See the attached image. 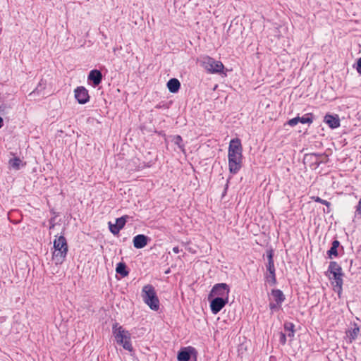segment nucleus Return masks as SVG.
Segmentation results:
<instances>
[{"instance_id":"1","label":"nucleus","mask_w":361,"mask_h":361,"mask_svg":"<svg viewBox=\"0 0 361 361\" xmlns=\"http://www.w3.org/2000/svg\"><path fill=\"white\" fill-rule=\"evenodd\" d=\"M228 159L230 173L232 174L238 173L242 167L243 161V147L239 138H234L230 141Z\"/></svg>"},{"instance_id":"22","label":"nucleus","mask_w":361,"mask_h":361,"mask_svg":"<svg viewBox=\"0 0 361 361\" xmlns=\"http://www.w3.org/2000/svg\"><path fill=\"white\" fill-rule=\"evenodd\" d=\"M21 163L22 161L18 157H14L13 159H11L8 161L10 167L15 170L20 169Z\"/></svg>"},{"instance_id":"28","label":"nucleus","mask_w":361,"mask_h":361,"mask_svg":"<svg viewBox=\"0 0 361 361\" xmlns=\"http://www.w3.org/2000/svg\"><path fill=\"white\" fill-rule=\"evenodd\" d=\"M109 228L110 231L114 234H118L121 231L120 228L115 224H112L111 221L109 222Z\"/></svg>"},{"instance_id":"3","label":"nucleus","mask_w":361,"mask_h":361,"mask_svg":"<svg viewBox=\"0 0 361 361\" xmlns=\"http://www.w3.org/2000/svg\"><path fill=\"white\" fill-rule=\"evenodd\" d=\"M326 275L331 281L334 290H337L339 293L343 286V273L341 267L336 262H331Z\"/></svg>"},{"instance_id":"37","label":"nucleus","mask_w":361,"mask_h":361,"mask_svg":"<svg viewBox=\"0 0 361 361\" xmlns=\"http://www.w3.org/2000/svg\"><path fill=\"white\" fill-rule=\"evenodd\" d=\"M4 125V121H3V118L0 116V128L3 126Z\"/></svg>"},{"instance_id":"10","label":"nucleus","mask_w":361,"mask_h":361,"mask_svg":"<svg viewBox=\"0 0 361 361\" xmlns=\"http://www.w3.org/2000/svg\"><path fill=\"white\" fill-rule=\"evenodd\" d=\"M75 98L79 104H85L90 100L88 90L83 86L78 87L75 89Z\"/></svg>"},{"instance_id":"39","label":"nucleus","mask_w":361,"mask_h":361,"mask_svg":"<svg viewBox=\"0 0 361 361\" xmlns=\"http://www.w3.org/2000/svg\"><path fill=\"white\" fill-rule=\"evenodd\" d=\"M165 273H166V274L169 273V270H166V271H165Z\"/></svg>"},{"instance_id":"15","label":"nucleus","mask_w":361,"mask_h":361,"mask_svg":"<svg viewBox=\"0 0 361 361\" xmlns=\"http://www.w3.org/2000/svg\"><path fill=\"white\" fill-rule=\"evenodd\" d=\"M68 250H54L52 259L56 264H61L63 262Z\"/></svg>"},{"instance_id":"17","label":"nucleus","mask_w":361,"mask_h":361,"mask_svg":"<svg viewBox=\"0 0 361 361\" xmlns=\"http://www.w3.org/2000/svg\"><path fill=\"white\" fill-rule=\"evenodd\" d=\"M271 295L276 302L279 306H281L283 302L285 300L286 298L283 293L279 289H273L271 290Z\"/></svg>"},{"instance_id":"2","label":"nucleus","mask_w":361,"mask_h":361,"mask_svg":"<svg viewBox=\"0 0 361 361\" xmlns=\"http://www.w3.org/2000/svg\"><path fill=\"white\" fill-rule=\"evenodd\" d=\"M112 331L117 343L121 345L126 350L130 352L133 350L130 341L131 335L128 331L116 322L112 326Z\"/></svg>"},{"instance_id":"11","label":"nucleus","mask_w":361,"mask_h":361,"mask_svg":"<svg viewBox=\"0 0 361 361\" xmlns=\"http://www.w3.org/2000/svg\"><path fill=\"white\" fill-rule=\"evenodd\" d=\"M196 350L193 347L183 348L178 353V361H189L192 355H195Z\"/></svg>"},{"instance_id":"9","label":"nucleus","mask_w":361,"mask_h":361,"mask_svg":"<svg viewBox=\"0 0 361 361\" xmlns=\"http://www.w3.org/2000/svg\"><path fill=\"white\" fill-rule=\"evenodd\" d=\"M228 302L227 298L221 297H216L210 302V308L213 314L219 313L224 306Z\"/></svg>"},{"instance_id":"6","label":"nucleus","mask_w":361,"mask_h":361,"mask_svg":"<svg viewBox=\"0 0 361 361\" xmlns=\"http://www.w3.org/2000/svg\"><path fill=\"white\" fill-rule=\"evenodd\" d=\"M267 263L266 264L265 280L270 286L276 283V269L274 262V250H268L267 252Z\"/></svg>"},{"instance_id":"33","label":"nucleus","mask_w":361,"mask_h":361,"mask_svg":"<svg viewBox=\"0 0 361 361\" xmlns=\"http://www.w3.org/2000/svg\"><path fill=\"white\" fill-rule=\"evenodd\" d=\"M338 250H329L328 255L329 258H332V256H338Z\"/></svg>"},{"instance_id":"32","label":"nucleus","mask_w":361,"mask_h":361,"mask_svg":"<svg viewBox=\"0 0 361 361\" xmlns=\"http://www.w3.org/2000/svg\"><path fill=\"white\" fill-rule=\"evenodd\" d=\"M281 307L277 302H270L269 303V308L271 311H274L276 310H279Z\"/></svg>"},{"instance_id":"7","label":"nucleus","mask_w":361,"mask_h":361,"mask_svg":"<svg viewBox=\"0 0 361 361\" xmlns=\"http://www.w3.org/2000/svg\"><path fill=\"white\" fill-rule=\"evenodd\" d=\"M229 293L230 288L228 285L225 283H216L213 286L209 295V298L211 296H216L225 298L228 300Z\"/></svg>"},{"instance_id":"13","label":"nucleus","mask_w":361,"mask_h":361,"mask_svg":"<svg viewBox=\"0 0 361 361\" xmlns=\"http://www.w3.org/2000/svg\"><path fill=\"white\" fill-rule=\"evenodd\" d=\"M149 240L150 238L148 236L144 234H138L133 238V242L135 248H143Z\"/></svg>"},{"instance_id":"29","label":"nucleus","mask_w":361,"mask_h":361,"mask_svg":"<svg viewBox=\"0 0 361 361\" xmlns=\"http://www.w3.org/2000/svg\"><path fill=\"white\" fill-rule=\"evenodd\" d=\"M299 120H300V116H296L293 118L290 119L287 122V124L291 127H293V126H296L298 123H300Z\"/></svg>"},{"instance_id":"20","label":"nucleus","mask_w":361,"mask_h":361,"mask_svg":"<svg viewBox=\"0 0 361 361\" xmlns=\"http://www.w3.org/2000/svg\"><path fill=\"white\" fill-rule=\"evenodd\" d=\"M116 271L123 277L127 276L129 274L128 271L127 270L126 265L124 262H119L117 264Z\"/></svg>"},{"instance_id":"24","label":"nucleus","mask_w":361,"mask_h":361,"mask_svg":"<svg viewBox=\"0 0 361 361\" xmlns=\"http://www.w3.org/2000/svg\"><path fill=\"white\" fill-rule=\"evenodd\" d=\"M314 116L311 113L306 114L303 115L302 117H300V123L302 124L308 123L311 124L313 122Z\"/></svg>"},{"instance_id":"25","label":"nucleus","mask_w":361,"mask_h":361,"mask_svg":"<svg viewBox=\"0 0 361 361\" xmlns=\"http://www.w3.org/2000/svg\"><path fill=\"white\" fill-rule=\"evenodd\" d=\"M129 219L128 215L123 216L121 217L117 218L116 219V224L120 228L121 230L126 225L127 220Z\"/></svg>"},{"instance_id":"16","label":"nucleus","mask_w":361,"mask_h":361,"mask_svg":"<svg viewBox=\"0 0 361 361\" xmlns=\"http://www.w3.org/2000/svg\"><path fill=\"white\" fill-rule=\"evenodd\" d=\"M166 85L170 92L176 93L180 87V82L177 78H171Z\"/></svg>"},{"instance_id":"4","label":"nucleus","mask_w":361,"mask_h":361,"mask_svg":"<svg viewBox=\"0 0 361 361\" xmlns=\"http://www.w3.org/2000/svg\"><path fill=\"white\" fill-rule=\"evenodd\" d=\"M142 298L143 301L154 311L159 309V300L157 295L154 287L151 284L143 286L142 289Z\"/></svg>"},{"instance_id":"27","label":"nucleus","mask_w":361,"mask_h":361,"mask_svg":"<svg viewBox=\"0 0 361 361\" xmlns=\"http://www.w3.org/2000/svg\"><path fill=\"white\" fill-rule=\"evenodd\" d=\"M314 200L315 202H319L322 204V205H325L327 207V209H326V212L327 213H329L330 212V207H331V202H329V201L327 200H323L322 198H320L319 197H317L314 198Z\"/></svg>"},{"instance_id":"34","label":"nucleus","mask_w":361,"mask_h":361,"mask_svg":"<svg viewBox=\"0 0 361 361\" xmlns=\"http://www.w3.org/2000/svg\"><path fill=\"white\" fill-rule=\"evenodd\" d=\"M356 70L361 75V57L357 61Z\"/></svg>"},{"instance_id":"21","label":"nucleus","mask_w":361,"mask_h":361,"mask_svg":"<svg viewBox=\"0 0 361 361\" xmlns=\"http://www.w3.org/2000/svg\"><path fill=\"white\" fill-rule=\"evenodd\" d=\"M46 85L47 82L42 79L39 82L38 85L36 87V88L30 94V96L36 94H39L46 88Z\"/></svg>"},{"instance_id":"5","label":"nucleus","mask_w":361,"mask_h":361,"mask_svg":"<svg viewBox=\"0 0 361 361\" xmlns=\"http://www.w3.org/2000/svg\"><path fill=\"white\" fill-rule=\"evenodd\" d=\"M199 61L200 66L209 73L216 74L223 73L224 66L220 61H216L209 56H205L202 57Z\"/></svg>"},{"instance_id":"19","label":"nucleus","mask_w":361,"mask_h":361,"mask_svg":"<svg viewBox=\"0 0 361 361\" xmlns=\"http://www.w3.org/2000/svg\"><path fill=\"white\" fill-rule=\"evenodd\" d=\"M53 248H68L66 239L63 236H59L54 240Z\"/></svg>"},{"instance_id":"18","label":"nucleus","mask_w":361,"mask_h":361,"mask_svg":"<svg viewBox=\"0 0 361 361\" xmlns=\"http://www.w3.org/2000/svg\"><path fill=\"white\" fill-rule=\"evenodd\" d=\"M353 326V328L348 329L346 331V335L349 339L350 343L355 341V338L357 337L358 334H360V327L357 326V324L355 323Z\"/></svg>"},{"instance_id":"14","label":"nucleus","mask_w":361,"mask_h":361,"mask_svg":"<svg viewBox=\"0 0 361 361\" xmlns=\"http://www.w3.org/2000/svg\"><path fill=\"white\" fill-rule=\"evenodd\" d=\"M324 121L328 124V126L332 128L335 129L340 126V119L338 115H331L327 114L324 118Z\"/></svg>"},{"instance_id":"35","label":"nucleus","mask_w":361,"mask_h":361,"mask_svg":"<svg viewBox=\"0 0 361 361\" xmlns=\"http://www.w3.org/2000/svg\"><path fill=\"white\" fill-rule=\"evenodd\" d=\"M339 245H340V242L337 240H335L332 242V245L330 248H338Z\"/></svg>"},{"instance_id":"23","label":"nucleus","mask_w":361,"mask_h":361,"mask_svg":"<svg viewBox=\"0 0 361 361\" xmlns=\"http://www.w3.org/2000/svg\"><path fill=\"white\" fill-rule=\"evenodd\" d=\"M294 327L295 325L291 322H286L284 324V329L288 333V336L290 338H293L294 336Z\"/></svg>"},{"instance_id":"12","label":"nucleus","mask_w":361,"mask_h":361,"mask_svg":"<svg viewBox=\"0 0 361 361\" xmlns=\"http://www.w3.org/2000/svg\"><path fill=\"white\" fill-rule=\"evenodd\" d=\"M102 74L99 70L93 69L89 73L87 79L92 82L93 86H98L102 80Z\"/></svg>"},{"instance_id":"8","label":"nucleus","mask_w":361,"mask_h":361,"mask_svg":"<svg viewBox=\"0 0 361 361\" xmlns=\"http://www.w3.org/2000/svg\"><path fill=\"white\" fill-rule=\"evenodd\" d=\"M322 157L321 154H306L304 156L303 161L305 164H309L310 167L313 169H317L320 166L322 163V161L320 160V158Z\"/></svg>"},{"instance_id":"38","label":"nucleus","mask_w":361,"mask_h":361,"mask_svg":"<svg viewBox=\"0 0 361 361\" xmlns=\"http://www.w3.org/2000/svg\"><path fill=\"white\" fill-rule=\"evenodd\" d=\"M228 182H229V180H227V183L226 185L225 190H226L228 187Z\"/></svg>"},{"instance_id":"30","label":"nucleus","mask_w":361,"mask_h":361,"mask_svg":"<svg viewBox=\"0 0 361 361\" xmlns=\"http://www.w3.org/2000/svg\"><path fill=\"white\" fill-rule=\"evenodd\" d=\"M357 216L361 217V198L355 207V217Z\"/></svg>"},{"instance_id":"36","label":"nucleus","mask_w":361,"mask_h":361,"mask_svg":"<svg viewBox=\"0 0 361 361\" xmlns=\"http://www.w3.org/2000/svg\"><path fill=\"white\" fill-rule=\"evenodd\" d=\"M183 250H178V249H176V250H173V252L175 253V254H179L180 251H182Z\"/></svg>"},{"instance_id":"31","label":"nucleus","mask_w":361,"mask_h":361,"mask_svg":"<svg viewBox=\"0 0 361 361\" xmlns=\"http://www.w3.org/2000/svg\"><path fill=\"white\" fill-rule=\"evenodd\" d=\"M279 342L282 345H285L286 343V336L285 333L279 332Z\"/></svg>"},{"instance_id":"26","label":"nucleus","mask_w":361,"mask_h":361,"mask_svg":"<svg viewBox=\"0 0 361 361\" xmlns=\"http://www.w3.org/2000/svg\"><path fill=\"white\" fill-rule=\"evenodd\" d=\"M173 142L177 145L180 149H183L184 145H183L182 137L179 135H174L172 139Z\"/></svg>"}]
</instances>
